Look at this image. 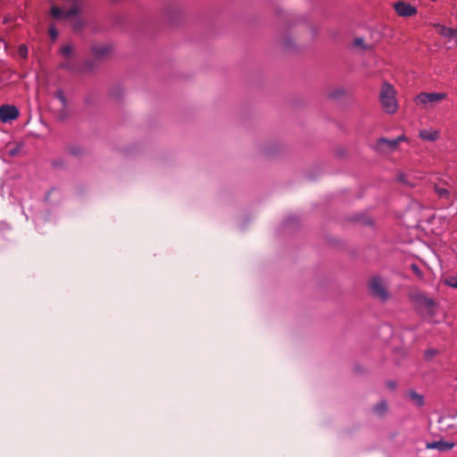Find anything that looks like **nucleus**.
Returning a JSON list of instances; mask_svg holds the SVG:
<instances>
[{"instance_id":"1","label":"nucleus","mask_w":457,"mask_h":457,"mask_svg":"<svg viewBox=\"0 0 457 457\" xmlns=\"http://www.w3.org/2000/svg\"><path fill=\"white\" fill-rule=\"evenodd\" d=\"M388 287V280L380 275L372 276L368 283V288L370 295L382 302H387L392 297Z\"/></svg>"},{"instance_id":"2","label":"nucleus","mask_w":457,"mask_h":457,"mask_svg":"<svg viewBox=\"0 0 457 457\" xmlns=\"http://www.w3.org/2000/svg\"><path fill=\"white\" fill-rule=\"evenodd\" d=\"M379 99L384 111L388 114H394L397 111L395 90L392 85L385 82L382 85Z\"/></svg>"},{"instance_id":"3","label":"nucleus","mask_w":457,"mask_h":457,"mask_svg":"<svg viewBox=\"0 0 457 457\" xmlns=\"http://www.w3.org/2000/svg\"><path fill=\"white\" fill-rule=\"evenodd\" d=\"M405 136L402 135L394 139H387L386 137H380L377 140L374 148L377 152L381 154H389L395 152L400 143L406 141Z\"/></svg>"},{"instance_id":"4","label":"nucleus","mask_w":457,"mask_h":457,"mask_svg":"<svg viewBox=\"0 0 457 457\" xmlns=\"http://www.w3.org/2000/svg\"><path fill=\"white\" fill-rule=\"evenodd\" d=\"M71 4V7L65 10L58 6H53L51 8V15L53 18L57 20L69 19L75 17L80 11L79 0H69Z\"/></svg>"},{"instance_id":"5","label":"nucleus","mask_w":457,"mask_h":457,"mask_svg":"<svg viewBox=\"0 0 457 457\" xmlns=\"http://www.w3.org/2000/svg\"><path fill=\"white\" fill-rule=\"evenodd\" d=\"M445 97L446 95L444 93H420L416 97V104L423 108H428L441 102Z\"/></svg>"},{"instance_id":"6","label":"nucleus","mask_w":457,"mask_h":457,"mask_svg":"<svg viewBox=\"0 0 457 457\" xmlns=\"http://www.w3.org/2000/svg\"><path fill=\"white\" fill-rule=\"evenodd\" d=\"M279 46L287 52L297 51L300 47L292 31H284L278 40Z\"/></svg>"},{"instance_id":"7","label":"nucleus","mask_w":457,"mask_h":457,"mask_svg":"<svg viewBox=\"0 0 457 457\" xmlns=\"http://www.w3.org/2000/svg\"><path fill=\"white\" fill-rule=\"evenodd\" d=\"M19 110L14 105L3 104L0 106V120L2 122H9L19 117Z\"/></svg>"},{"instance_id":"8","label":"nucleus","mask_w":457,"mask_h":457,"mask_svg":"<svg viewBox=\"0 0 457 457\" xmlns=\"http://www.w3.org/2000/svg\"><path fill=\"white\" fill-rule=\"evenodd\" d=\"M394 9L401 17H411L417 12L416 7L403 1H398L394 4Z\"/></svg>"},{"instance_id":"9","label":"nucleus","mask_w":457,"mask_h":457,"mask_svg":"<svg viewBox=\"0 0 457 457\" xmlns=\"http://www.w3.org/2000/svg\"><path fill=\"white\" fill-rule=\"evenodd\" d=\"M111 49L108 44H94L91 46V52L97 59H104L109 56Z\"/></svg>"},{"instance_id":"10","label":"nucleus","mask_w":457,"mask_h":457,"mask_svg":"<svg viewBox=\"0 0 457 457\" xmlns=\"http://www.w3.org/2000/svg\"><path fill=\"white\" fill-rule=\"evenodd\" d=\"M54 96L60 101L61 105H62L61 106V110H60V113L58 115V118L60 120H63L66 117L65 109H66V106H67V100H66V97L64 96V93H63V91L62 89H59V90L54 92Z\"/></svg>"},{"instance_id":"11","label":"nucleus","mask_w":457,"mask_h":457,"mask_svg":"<svg viewBox=\"0 0 457 457\" xmlns=\"http://www.w3.org/2000/svg\"><path fill=\"white\" fill-rule=\"evenodd\" d=\"M453 447V443H449V442H445V441H436V442L427 444L428 449H436L440 452L451 450Z\"/></svg>"},{"instance_id":"12","label":"nucleus","mask_w":457,"mask_h":457,"mask_svg":"<svg viewBox=\"0 0 457 457\" xmlns=\"http://www.w3.org/2000/svg\"><path fill=\"white\" fill-rule=\"evenodd\" d=\"M65 151L67 154L76 158L83 156L86 153L85 149L81 145L76 144L67 145Z\"/></svg>"},{"instance_id":"13","label":"nucleus","mask_w":457,"mask_h":457,"mask_svg":"<svg viewBox=\"0 0 457 457\" xmlns=\"http://www.w3.org/2000/svg\"><path fill=\"white\" fill-rule=\"evenodd\" d=\"M420 137L426 141H436L439 137V132L435 129H421L419 132Z\"/></svg>"},{"instance_id":"14","label":"nucleus","mask_w":457,"mask_h":457,"mask_svg":"<svg viewBox=\"0 0 457 457\" xmlns=\"http://www.w3.org/2000/svg\"><path fill=\"white\" fill-rule=\"evenodd\" d=\"M434 190H435V193L437 195V196L440 199H444V200L451 203L452 195H451V192L447 188L440 187L437 184H435Z\"/></svg>"},{"instance_id":"15","label":"nucleus","mask_w":457,"mask_h":457,"mask_svg":"<svg viewBox=\"0 0 457 457\" xmlns=\"http://www.w3.org/2000/svg\"><path fill=\"white\" fill-rule=\"evenodd\" d=\"M439 35L449 37V38H456L457 37V29H452L445 26H440L438 28Z\"/></svg>"},{"instance_id":"16","label":"nucleus","mask_w":457,"mask_h":457,"mask_svg":"<svg viewBox=\"0 0 457 457\" xmlns=\"http://www.w3.org/2000/svg\"><path fill=\"white\" fill-rule=\"evenodd\" d=\"M408 397L410 400L418 407H421L424 404V398L421 395L415 391H409Z\"/></svg>"},{"instance_id":"17","label":"nucleus","mask_w":457,"mask_h":457,"mask_svg":"<svg viewBox=\"0 0 457 457\" xmlns=\"http://www.w3.org/2000/svg\"><path fill=\"white\" fill-rule=\"evenodd\" d=\"M373 412L379 417H382L387 411V403L386 401H381L372 407Z\"/></svg>"},{"instance_id":"18","label":"nucleus","mask_w":457,"mask_h":457,"mask_svg":"<svg viewBox=\"0 0 457 457\" xmlns=\"http://www.w3.org/2000/svg\"><path fill=\"white\" fill-rule=\"evenodd\" d=\"M123 93H124V88L120 85H115L110 90L111 96L115 99L120 98L123 95Z\"/></svg>"},{"instance_id":"19","label":"nucleus","mask_w":457,"mask_h":457,"mask_svg":"<svg viewBox=\"0 0 457 457\" xmlns=\"http://www.w3.org/2000/svg\"><path fill=\"white\" fill-rule=\"evenodd\" d=\"M353 46L356 47H360L362 50H371L372 49V46L365 44L364 39L362 37L354 38Z\"/></svg>"},{"instance_id":"20","label":"nucleus","mask_w":457,"mask_h":457,"mask_svg":"<svg viewBox=\"0 0 457 457\" xmlns=\"http://www.w3.org/2000/svg\"><path fill=\"white\" fill-rule=\"evenodd\" d=\"M444 283L453 288H457V274L450 275L445 278Z\"/></svg>"},{"instance_id":"21","label":"nucleus","mask_w":457,"mask_h":457,"mask_svg":"<svg viewBox=\"0 0 457 457\" xmlns=\"http://www.w3.org/2000/svg\"><path fill=\"white\" fill-rule=\"evenodd\" d=\"M60 53L63 57L69 59L73 54V48L71 45H66L61 48Z\"/></svg>"},{"instance_id":"22","label":"nucleus","mask_w":457,"mask_h":457,"mask_svg":"<svg viewBox=\"0 0 457 457\" xmlns=\"http://www.w3.org/2000/svg\"><path fill=\"white\" fill-rule=\"evenodd\" d=\"M61 69H64L72 72L76 71V65L71 62V58L67 59L60 64Z\"/></svg>"},{"instance_id":"23","label":"nucleus","mask_w":457,"mask_h":457,"mask_svg":"<svg viewBox=\"0 0 457 457\" xmlns=\"http://www.w3.org/2000/svg\"><path fill=\"white\" fill-rule=\"evenodd\" d=\"M18 52H19L20 56H21L22 58H27L28 48L25 45L20 46Z\"/></svg>"},{"instance_id":"24","label":"nucleus","mask_w":457,"mask_h":457,"mask_svg":"<svg viewBox=\"0 0 457 457\" xmlns=\"http://www.w3.org/2000/svg\"><path fill=\"white\" fill-rule=\"evenodd\" d=\"M423 303L428 308H433L435 306V302L433 301V299L431 298H424L423 299Z\"/></svg>"},{"instance_id":"25","label":"nucleus","mask_w":457,"mask_h":457,"mask_svg":"<svg viewBox=\"0 0 457 457\" xmlns=\"http://www.w3.org/2000/svg\"><path fill=\"white\" fill-rule=\"evenodd\" d=\"M343 95H345V90H344V89H342V88L337 89V90H335L334 92H332V93L330 94V96H331L332 97H338V96H343Z\"/></svg>"},{"instance_id":"26","label":"nucleus","mask_w":457,"mask_h":457,"mask_svg":"<svg viewBox=\"0 0 457 457\" xmlns=\"http://www.w3.org/2000/svg\"><path fill=\"white\" fill-rule=\"evenodd\" d=\"M84 66L87 70L91 71L94 69V63L92 61L85 62Z\"/></svg>"},{"instance_id":"27","label":"nucleus","mask_w":457,"mask_h":457,"mask_svg":"<svg viewBox=\"0 0 457 457\" xmlns=\"http://www.w3.org/2000/svg\"><path fill=\"white\" fill-rule=\"evenodd\" d=\"M398 181L403 183V184H408L409 185V183L407 182L405 174H400L398 176Z\"/></svg>"},{"instance_id":"28","label":"nucleus","mask_w":457,"mask_h":457,"mask_svg":"<svg viewBox=\"0 0 457 457\" xmlns=\"http://www.w3.org/2000/svg\"><path fill=\"white\" fill-rule=\"evenodd\" d=\"M386 387H387L388 389H390V390H394V389L395 388V386H396V384H395V381H387V382L386 383Z\"/></svg>"},{"instance_id":"29","label":"nucleus","mask_w":457,"mask_h":457,"mask_svg":"<svg viewBox=\"0 0 457 457\" xmlns=\"http://www.w3.org/2000/svg\"><path fill=\"white\" fill-rule=\"evenodd\" d=\"M53 165L54 167H64V162L62 161H54Z\"/></svg>"},{"instance_id":"30","label":"nucleus","mask_w":457,"mask_h":457,"mask_svg":"<svg viewBox=\"0 0 457 457\" xmlns=\"http://www.w3.org/2000/svg\"><path fill=\"white\" fill-rule=\"evenodd\" d=\"M49 33L52 38H55L57 37V31L54 29H51Z\"/></svg>"},{"instance_id":"31","label":"nucleus","mask_w":457,"mask_h":457,"mask_svg":"<svg viewBox=\"0 0 457 457\" xmlns=\"http://www.w3.org/2000/svg\"><path fill=\"white\" fill-rule=\"evenodd\" d=\"M436 353L435 350H429L427 352V355H429L430 357L434 356Z\"/></svg>"},{"instance_id":"32","label":"nucleus","mask_w":457,"mask_h":457,"mask_svg":"<svg viewBox=\"0 0 457 457\" xmlns=\"http://www.w3.org/2000/svg\"><path fill=\"white\" fill-rule=\"evenodd\" d=\"M412 269H413L414 271L418 270V267L416 265H412Z\"/></svg>"}]
</instances>
